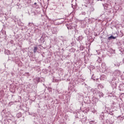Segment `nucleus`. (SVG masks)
I'll use <instances>...</instances> for the list:
<instances>
[{
  "label": "nucleus",
  "instance_id": "20e7f679",
  "mask_svg": "<svg viewBox=\"0 0 124 124\" xmlns=\"http://www.w3.org/2000/svg\"><path fill=\"white\" fill-rule=\"evenodd\" d=\"M30 0V2H29V3H31V0Z\"/></svg>",
  "mask_w": 124,
  "mask_h": 124
},
{
  "label": "nucleus",
  "instance_id": "7ed1b4c3",
  "mask_svg": "<svg viewBox=\"0 0 124 124\" xmlns=\"http://www.w3.org/2000/svg\"><path fill=\"white\" fill-rule=\"evenodd\" d=\"M34 4L35 5L36 4V2H35Z\"/></svg>",
  "mask_w": 124,
  "mask_h": 124
},
{
  "label": "nucleus",
  "instance_id": "f03ea898",
  "mask_svg": "<svg viewBox=\"0 0 124 124\" xmlns=\"http://www.w3.org/2000/svg\"><path fill=\"white\" fill-rule=\"evenodd\" d=\"M34 53H36V51H37V47L35 46L34 47Z\"/></svg>",
  "mask_w": 124,
  "mask_h": 124
},
{
  "label": "nucleus",
  "instance_id": "f257e3e1",
  "mask_svg": "<svg viewBox=\"0 0 124 124\" xmlns=\"http://www.w3.org/2000/svg\"><path fill=\"white\" fill-rule=\"evenodd\" d=\"M116 37H114L113 35L110 36L108 38V40H111V39H116Z\"/></svg>",
  "mask_w": 124,
  "mask_h": 124
}]
</instances>
